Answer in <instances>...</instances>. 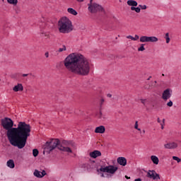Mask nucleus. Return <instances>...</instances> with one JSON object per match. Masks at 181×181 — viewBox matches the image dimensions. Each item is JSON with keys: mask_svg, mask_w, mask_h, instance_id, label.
<instances>
[{"mask_svg": "<svg viewBox=\"0 0 181 181\" xmlns=\"http://www.w3.org/2000/svg\"><path fill=\"white\" fill-rule=\"evenodd\" d=\"M1 121L4 129L7 131L6 136L11 145L16 146L18 149H23V147L26 146L28 138L30 136V124L25 122H18L17 127H13V120L11 118L5 117Z\"/></svg>", "mask_w": 181, "mask_h": 181, "instance_id": "1", "label": "nucleus"}, {"mask_svg": "<svg viewBox=\"0 0 181 181\" xmlns=\"http://www.w3.org/2000/svg\"><path fill=\"white\" fill-rule=\"evenodd\" d=\"M66 70L77 76H88L91 70V63L84 55L71 53L64 60Z\"/></svg>", "mask_w": 181, "mask_h": 181, "instance_id": "2", "label": "nucleus"}, {"mask_svg": "<svg viewBox=\"0 0 181 181\" xmlns=\"http://www.w3.org/2000/svg\"><path fill=\"white\" fill-rule=\"evenodd\" d=\"M76 148V143L71 140H60L59 139H51L49 141L45 143V145L43 146L45 153H50L54 149H59V151H62V152H67L68 153H73V151L70 148Z\"/></svg>", "mask_w": 181, "mask_h": 181, "instance_id": "3", "label": "nucleus"}, {"mask_svg": "<svg viewBox=\"0 0 181 181\" xmlns=\"http://www.w3.org/2000/svg\"><path fill=\"white\" fill-rule=\"evenodd\" d=\"M58 29L60 33H70L73 30V23L67 17H62L58 21Z\"/></svg>", "mask_w": 181, "mask_h": 181, "instance_id": "4", "label": "nucleus"}, {"mask_svg": "<svg viewBox=\"0 0 181 181\" xmlns=\"http://www.w3.org/2000/svg\"><path fill=\"white\" fill-rule=\"evenodd\" d=\"M88 10L90 13H97V12H105V10L103 7V6L97 4L93 3V5H89V7H88Z\"/></svg>", "mask_w": 181, "mask_h": 181, "instance_id": "5", "label": "nucleus"}, {"mask_svg": "<svg viewBox=\"0 0 181 181\" xmlns=\"http://www.w3.org/2000/svg\"><path fill=\"white\" fill-rule=\"evenodd\" d=\"M118 170V167H115L114 165H109L106 167H101L98 172H104L106 173H110V175H114Z\"/></svg>", "mask_w": 181, "mask_h": 181, "instance_id": "6", "label": "nucleus"}, {"mask_svg": "<svg viewBox=\"0 0 181 181\" xmlns=\"http://www.w3.org/2000/svg\"><path fill=\"white\" fill-rule=\"evenodd\" d=\"M147 177H150V179H153V180H159L160 179L159 174L156 173V171L153 170L148 172Z\"/></svg>", "mask_w": 181, "mask_h": 181, "instance_id": "7", "label": "nucleus"}, {"mask_svg": "<svg viewBox=\"0 0 181 181\" xmlns=\"http://www.w3.org/2000/svg\"><path fill=\"white\" fill-rule=\"evenodd\" d=\"M171 97L172 90L170 88H167L163 92L161 98H163L164 101H168V100H169V98H170Z\"/></svg>", "mask_w": 181, "mask_h": 181, "instance_id": "8", "label": "nucleus"}, {"mask_svg": "<svg viewBox=\"0 0 181 181\" xmlns=\"http://www.w3.org/2000/svg\"><path fill=\"white\" fill-rule=\"evenodd\" d=\"M94 163H95L94 161L93 163H84V164H82L81 168H83L84 170H87L88 172H91V170H93V169H94L95 168Z\"/></svg>", "mask_w": 181, "mask_h": 181, "instance_id": "9", "label": "nucleus"}, {"mask_svg": "<svg viewBox=\"0 0 181 181\" xmlns=\"http://www.w3.org/2000/svg\"><path fill=\"white\" fill-rule=\"evenodd\" d=\"M177 147V144L175 142H172V143H168L164 145V148L165 149H176Z\"/></svg>", "mask_w": 181, "mask_h": 181, "instance_id": "10", "label": "nucleus"}, {"mask_svg": "<svg viewBox=\"0 0 181 181\" xmlns=\"http://www.w3.org/2000/svg\"><path fill=\"white\" fill-rule=\"evenodd\" d=\"M90 158H93V159H95V158H98V156H101V151L98 150H95L93 152L90 153Z\"/></svg>", "mask_w": 181, "mask_h": 181, "instance_id": "11", "label": "nucleus"}, {"mask_svg": "<svg viewBox=\"0 0 181 181\" xmlns=\"http://www.w3.org/2000/svg\"><path fill=\"white\" fill-rule=\"evenodd\" d=\"M117 163L121 166H127V158L124 157H119L117 158Z\"/></svg>", "mask_w": 181, "mask_h": 181, "instance_id": "12", "label": "nucleus"}, {"mask_svg": "<svg viewBox=\"0 0 181 181\" xmlns=\"http://www.w3.org/2000/svg\"><path fill=\"white\" fill-rule=\"evenodd\" d=\"M95 134H104L105 132V127L104 126H99L95 129Z\"/></svg>", "mask_w": 181, "mask_h": 181, "instance_id": "13", "label": "nucleus"}, {"mask_svg": "<svg viewBox=\"0 0 181 181\" xmlns=\"http://www.w3.org/2000/svg\"><path fill=\"white\" fill-rule=\"evenodd\" d=\"M13 90L16 93L18 91H23V86H22V83H18L17 86L13 87Z\"/></svg>", "mask_w": 181, "mask_h": 181, "instance_id": "14", "label": "nucleus"}, {"mask_svg": "<svg viewBox=\"0 0 181 181\" xmlns=\"http://www.w3.org/2000/svg\"><path fill=\"white\" fill-rule=\"evenodd\" d=\"M159 40V39H158V37H155V36H151V37H148V42H151V43H156V42H158Z\"/></svg>", "mask_w": 181, "mask_h": 181, "instance_id": "15", "label": "nucleus"}, {"mask_svg": "<svg viewBox=\"0 0 181 181\" xmlns=\"http://www.w3.org/2000/svg\"><path fill=\"white\" fill-rule=\"evenodd\" d=\"M127 5L133 7L138 6V2H136L135 0H129L127 1Z\"/></svg>", "mask_w": 181, "mask_h": 181, "instance_id": "16", "label": "nucleus"}, {"mask_svg": "<svg viewBox=\"0 0 181 181\" xmlns=\"http://www.w3.org/2000/svg\"><path fill=\"white\" fill-rule=\"evenodd\" d=\"M151 160H152L154 165H158L159 163V158L156 156H151Z\"/></svg>", "mask_w": 181, "mask_h": 181, "instance_id": "17", "label": "nucleus"}, {"mask_svg": "<svg viewBox=\"0 0 181 181\" xmlns=\"http://www.w3.org/2000/svg\"><path fill=\"white\" fill-rule=\"evenodd\" d=\"M7 166L11 169H13V168H15V162H13V160H8L7 161Z\"/></svg>", "mask_w": 181, "mask_h": 181, "instance_id": "18", "label": "nucleus"}, {"mask_svg": "<svg viewBox=\"0 0 181 181\" xmlns=\"http://www.w3.org/2000/svg\"><path fill=\"white\" fill-rule=\"evenodd\" d=\"M69 13H71V15H74V16H77V11L74 10L73 8H69L67 9Z\"/></svg>", "mask_w": 181, "mask_h": 181, "instance_id": "19", "label": "nucleus"}, {"mask_svg": "<svg viewBox=\"0 0 181 181\" xmlns=\"http://www.w3.org/2000/svg\"><path fill=\"white\" fill-rule=\"evenodd\" d=\"M8 4L16 6L18 5V0H7Z\"/></svg>", "mask_w": 181, "mask_h": 181, "instance_id": "20", "label": "nucleus"}, {"mask_svg": "<svg viewBox=\"0 0 181 181\" xmlns=\"http://www.w3.org/2000/svg\"><path fill=\"white\" fill-rule=\"evenodd\" d=\"M140 42H141V43L148 42V36H146V35L141 36L140 37Z\"/></svg>", "mask_w": 181, "mask_h": 181, "instance_id": "21", "label": "nucleus"}, {"mask_svg": "<svg viewBox=\"0 0 181 181\" xmlns=\"http://www.w3.org/2000/svg\"><path fill=\"white\" fill-rule=\"evenodd\" d=\"M34 176H35L36 177H38L39 179H42V175L40 172L37 170H35Z\"/></svg>", "mask_w": 181, "mask_h": 181, "instance_id": "22", "label": "nucleus"}, {"mask_svg": "<svg viewBox=\"0 0 181 181\" xmlns=\"http://www.w3.org/2000/svg\"><path fill=\"white\" fill-rule=\"evenodd\" d=\"M131 11H135V12H136V13H139V12H141V7H134L132 6L130 8Z\"/></svg>", "mask_w": 181, "mask_h": 181, "instance_id": "23", "label": "nucleus"}, {"mask_svg": "<svg viewBox=\"0 0 181 181\" xmlns=\"http://www.w3.org/2000/svg\"><path fill=\"white\" fill-rule=\"evenodd\" d=\"M164 39H165L166 43H170V37H169V33H166L164 37Z\"/></svg>", "mask_w": 181, "mask_h": 181, "instance_id": "24", "label": "nucleus"}, {"mask_svg": "<svg viewBox=\"0 0 181 181\" xmlns=\"http://www.w3.org/2000/svg\"><path fill=\"white\" fill-rule=\"evenodd\" d=\"M145 44H141L140 47L138 48V52H144L145 50Z\"/></svg>", "mask_w": 181, "mask_h": 181, "instance_id": "25", "label": "nucleus"}, {"mask_svg": "<svg viewBox=\"0 0 181 181\" xmlns=\"http://www.w3.org/2000/svg\"><path fill=\"white\" fill-rule=\"evenodd\" d=\"M33 155L35 158H36V156H37L39 155V151L36 148H34L33 150Z\"/></svg>", "mask_w": 181, "mask_h": 181, "instance_id": "26", "label": "nucleus"}, {"mask_svg": "<svg viewBox=\"0 0 181 181\" xmlns=\"http://www.w3.org/2000/svg\"><path fill=\"white\" fill-rule=\"evenodd\" d=\"M141 101L145 106H146V105H148V104H149V102L146 99H141Z\"/></svg>", "mask_w": 181, "mask_h": 181, "instance_id": "27", "label": "nucleus"}, {"mask_svg": "<svg viewBox=\"0 0 181 181\" xmlns=\"http://www.w3.org/2000/svg\"><path fill=\"white\" fill-rule=\"evenodd\" d=\"M173 160H176L177 163H180V162H181V159L179 158V157L177 156H173Z\"/></svg>", "mask_w": 181, "mask_h": 181, "instance_id": "28", "label": "nucleus"}, {"mask_svg": "<svg viewBox=\"0 0 181 181\" xmlns=\"http://www.w3.org/2000/svg\"><path fill=\"white\" fill-rule=\"evenodd\" d=\"M65 50H66V45H63L62 48H59L58 52H65Z\"/></svg>", "mask_w": 181, "mask_h": 181, "instance_id": "29", "label": "nucleus"}, {"mask_svg": "<svg viewBox=\"0 0 181 181\" xmlns=\"http://www.w3.org/2000/svg\"><path fill=\"white\" fill-rule=\"evenodd\" d=\"M140 9H142V10H145L148 7L146 6V5H139Z\"/></svg>", "mask_w": 181, "mask_h": 181, "instance_id": "30", "label": "nucleus"}, {"mask_svg": "<svg viewBox=\"0 0 181 181\" xmlns=\"http://www.w3.org/2000/svg\"><path fill=\"white\" fill-rule=\"evenodd\" d=\"M168 107H173V102H172V100H170L168 103H167Z\"/></svg>", "mask_w": 181, "mask_h": 181, "instance_id": "31", "label": "nucleus"}, {"mask_svg": "<svg viewBox=\"0 0 181 181\" xmlns=\"http://www.w3.org/2000/svg\"><path fill=\"white\" fill-rule=\"evenodd\" d=\"M160 125H161V129H163L165 127V119H163V122L160 123Z\"/></svg>", "mask_w": 181, "mask_h": 181, "instance_id": "32", "label": "nucleus"}, {"mask_svg": "<svg viewBox=\"0 0 181 181\" xmlns=\"http://www.w3.org/2000/svg\"><path fill=\"white\" fill-rule=\"evenodd\" d=\"M40 173H41L42 177H43L44 176H46L47 175L46 171L45 170H42Z\"/></svg>", "mask_w": 181, "mask_h": 181, "instance_id": "33", "label": "nucleus"}, {"mask_svg": "<svg viewBox=\"0 0 181 181\" xmlns=\"http://www.w3.org/2000/svg\"><path fill=\"white\" fill-rule=\"evenodd\" d=\"M139 39V35H135V36L134 37V40H133L136 41V40H138Z\"/></svg>", "mask_w": 181, "mask_h": 181, "instance_id": "34", "label": "nucleus"}, {"mask_svg": "<svg viewBox=\"0 0 181 181\" xmlns=\"http://www.w3.org/2000/svg\"><path fill=\"white\" fill-rule=\"evenodd\" d=\"M104 99L103 98H102L101 100H100V107H103V104H104Z\"/></svg>", "mask_w": 181, "mask_h": 181, "instance_id": "35", "label": "nucleus"}, {"mask_svg": "<svg viewBox=\"0 0 181 181\" xmlns=\"http://www.w3.org/2000/svg\"><path fill=\"white\" fill-rule=\"evenodd\" d=\"M127 39H131V40H134V37L132 35H128Z\"/></svg>", "mask_w": 181, "mask_h": 181, "instance_id": "36", "label": "nucleus"}, {"mask_svg": "<svg viewBox=\"0 0 181 181\" xmlns=\"http://www.w3.org/2000/svg\"><path fill=\"white\" fill-rule=\"evenodd\" d=\"M93 0H90V3L88 4V8L90 7V5H94V3H93Z\"/></svg>", "mask_w": 181, "mask_h": 181, "instance_id": "37", "label": "nucleus"}, {"mask_svg": "<svg viewBox=\"0 0 181 181\" xmlns=\"http://www.w3.org/2000/svg\"><path fill=\"white\" fill-rule=\"evenodd\" d=\"M134 128H135V129H138V121H136L135 124H134Z\"/></svg>", "mask_w": 181, "mask_h": 181, "instance_id": "38", "label": "nucleus"}, {"mask_svg": "<svg viewBox=\"0 0 181 181\" xmlns=\"http://www.w3.org/2000/svg\"><path fill=\"white\" fill-rule=\"evenodd\" d=\"M98 118L101 119L102 117H103V112H99V115H98Z\"/></svg>", "mask_w": 181, "mask_h": 181, "instance_id": "39", "label": "nucleus"}, {"mask_svg": "<svg viewBox=\"0 0 181 181\" xmlns=\"http://www.w3.org/2000/svg\"><path fill=\"white\" fill-rule=\"evenodd\" d=\"M23 77H28V76H29L28 74H23Z\"/></svg>", "mask_w": 181, "mask_h": 181, "instance_id": "40", "label": "nucleus"}, {"mask_svg": "<svg viewBox=\"0 0 181 181\" xmlns=\"http://www.w3.org/2000/svg\"><path fill=\"white\" fill-rule=\"evenodd\" d=\"M45 36V37H49V34L47 33H42Z\"/></svg>", "mask_w": 181, "mask_h": 181, "instance_id": "41", "label": "nucleus"}, {"mask_svg": "<svg viewBox=\"0 0 181 181\" xmlns=\"http://www.w3.org/2000/svg\"><path fill=\"white\" fill-rule=\"evenodd\" d=\"M107 97H109L110 98H111V97H112V95H111L110 93L107 95Z\"/></svg>", "mask_w": 181, "mask_h": 181, "instance_id": "42", "label": "nucleus"}, {"mask_svg": "<svg viewBox=\"0 0 181 181\" xmlns=\"http://www.w3.org/2000/svg\"><path fill=\"white\" fill-rule=\"evenodd\" d=\"M45 57H47V58L49 57V52L45 53Z\"/></svg>", "mask_w": 181, "mask_h": 181, "instance_id": "43", "label": "nucleus"}, {"mask_svg": "<svg viewBox=\"0 0 181 181\" xmlns=\"http://www.w3.org/2000/svg\"><path fill=\"white\" fill-rule=\"evenodd\" d=\"M134 181H142V180H141V178H137V179H135Z\"/></svg>", "mask_w": 181, "mask_h": 181, "instance_id": "44", "label": "nucleus"}, {"mask_svg": "<svg viewBox=\"0 0 181 181\" xmlns=\"http://www.w3.org/2000/svg\"><path fill=\"white\" fill-rule=\"evenodd\" d=\"M157 122H158V124H160V119L159 117L157 119Z\"/></svg>", "mask_w": 181, "mask_h": 181, "instance_id": "45", "label": "nucleus"}, {"mask_svg": "<svg viewBox=\"0 0 181 181\" xmlns=\"http://www.w3.org/2000/svg\"><path fill=\"white\" fill-rule=\"evenodd\" d=\"M126 179H131V177H128L127 175H125Z\"/></svg>", "mask_w": 181, "mask_h": 181, "instance_id": "46", "label": "nucleus"}, {"mask_svg": "<svg viewBox=\"0 0 181 181\" xmlns=\"http://www.w3.org/2000/svg\"><path fill=\"white\" fill-rule=\"evenodd\" d=\"M78 2H84V0H77Z\"/></svg>", "mask_w": 181, "mask_h": 181, "instance_id": "47", "label": "nucleus"}, {"mask_svg": "<svg viewBox=\"0 0 181 181\" xmlns=\"http://www.w3.org/2000/svg\"><path fill=\"white\" fill-rule=\"evenodd\" d=\"M111 59H114V55H111L110 57Z\"/></svg>", "mask_w": 181, "mask_h": 181, "instance_id": "48", "label": "nucleus"}, {"mask_svg": "<svg viewBox=\"0 0 181 181\" xmlns=\"http://www.w3.org/2000/svg\"><path fill=\"white\" fill-rule=\"evenodd\" d=\"M101 177H104V173L101 174Z\"/></svg>", "mask_w": 181, "mask_h": 181, "instance_id": "49", "label": "nucleus"}, {"mask_svg": "<svg viewBox=\"0 0 181 181\" xmlns=\"http://www.w3.org/2000/svg\"><path fill=\"white\" fill-rule=\"evenodd\" d=\"M151 86L150 85L148 88H147L148 90H149V88H151Z\"/></svg>", "mask_w": 181, "mask_h": 181, "instance_id": "50", "label": "nucleus"}, {"mask_svg": "<svg viewBox=\"0 0 181 181\" xmlns=\"http://www.w3.org/2000/svg\"><path fill=\"white\" fill-rule=\"evenodd\" d=\"M151 78L152 76H149V78L147 80H151Z\"/></svg>", "mask_w": 181, "mask_h": 181, "instance_id": "51", "label": "nucleus"}, {"mask_svg": "<svg viewBox=\"0 0 181 181\" xmlns=\"http://www.w3.org/2000/svg\"><path fill=\"white\" fill-rule=\"evenodd\" d=\"M136 129H137V131H141V129L139 128H138V127Z\"/></svg>", "mask_w": 181, "mask_h": 181, "instance_id": "52", "label": "nucleus"}, {"mask_svg": "<svg viewBox=\"0 0 181 181\" xmlns=\"http://www.w3.org/2000/svg\"><path fill=\"white\" fill-rule=\"evenodd\" d=\"M154 83H155V84H156L157 81H154Z\"/></svg>", "mask_w": 181, "mask_h": 181, "instance_id": "53", "label": "nucleus"}, {"mask_svg": "<svg viewBox=\"0 0 181 181\" xmlns=\"http://www.w3.org/2000/svg\"><path fill=\"white\" fill-rule=\"evenodd\" d=\"M143 133L145 134V130H143Z\"/></svg>", "mask_w": 181, "mask_h": 181, "instance_id": "54", "label": "nucleus"}, {"mask_svg": "<svg viewBox=\"0 0 181 181\" xmlns=\"http://www.w3.org/2000/svg\"><path fill=\"white\" fill-rule=\"evenodd\" d=\"M162 76H165V74H162Z\"/></svg>", "mask_w": 181, "mask_h": 181, "instance_id": "55", "label": "nucleus"}]
</instances>
